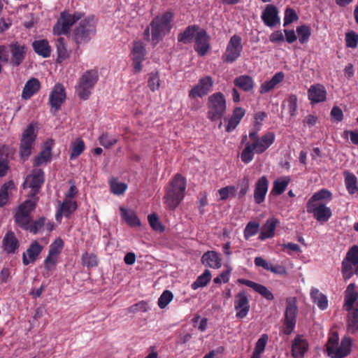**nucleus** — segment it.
<instances>
[{
  "label": "nucleus",
  "instance_id": "nucleus-16",
  "mask_svg": "<svg viewBox=\"0 0 358 358\" xmlns=\"http://www.w3.org/2000/svg\"><path fill=\"white\" fill-rule=\"evenodd\" d=\"M43 250V246L36 241H33L26 252L22 254V263L24 266L34 264Z\"/></svg>",
  "mask_w": 358,
  "mask_h": 358
},
{
  "label": "nucleus",
  "instance_id": "nucleus-3",
  "mask_svg": "<svg viewBox=\"0 0 358 358\" xmlns=\"http://www.w3.org/2000/svg\"><path fill=\"white\" fill-rule=\"evenodd\" d=\"M99 79V74L97 69L85 71L79 78L75 87L78 96L82 100L88 99Z\"/></svg>",
  "mask_w": 358,
  "mask_h": 358
},
{
  "label": "nucleus",
  "instance_id": "nucleus-50",
  "mask_svg": "<svg viewBox=\"0 0 358 358\" xmlns=\"http://www.w3.org/2000/svg\"><path fill=\"white\" fill-rule=\"evenodd\" d=\"M297 38L301 43H306L310 36V28L308 25H301L296 28Z\"/></svg>",
  "mask_w": 358,
  "mask_h": 358
},
{
  "label": "nucleus",
  "instance_id": "nucleus-53",
  "mask_svg": "<svg viewBox=\"0 0 358 358\" xmlns=\"http://www.w3.org/2000/svg\"><path fill=\"white\" fill-rule=\"evenodd\" d=\"M173 295L169 290H165L162 292L158 299V306L160 308H165L168 304L173 300Z\"/></svg>",
  "mask_w": 358,
  "mask_h": 358
},
{
  "label": "nucleus",
  "instance_id": "nucleus-64",
  "mask_svg": "<svg viewBox=\"0 0 358 358\" xmlns=\"http://www.w3.org/2000/svg\"><path fill=\"white\" fill-rule=\"evenodd\" d=\"M57 62L62 63L69 57L71 51L66 48V46H57Z\"/></svg>",
  "mask_w": 358,
  "mask_h": 358
},
{
  "label": "nucleus",
  "instance_id": "nucleus-36",
  "mask_svg": "<svg viewBox=\"0 0 358 358\" xmlns=\"http://www.w3.org/2000/svg\"><path fill=\"white\" fill-rule=\"evenodd\" d=\"M242 50V46H227L225 52L222 55L224 62L232 63L238 59Z\"/></svg>",
  "mask_w": 358,
  "mask_h": 358
},
{
  "label": "nucleus",
  "instance_id": "nucleus-40",
  "mask_svg": "<svg viewBox=\"0 0 358 358\" xmlns=\"http://www.w3.org/2000/svg\"><path fill=\"white\" fill-rule=\"evenodd\" d=\"M289 182L290 178L289 177L278 178L273 182L271 193L277 195L282 194L285 191Z\"/></svg>",
  "mask_w": 358,
  "mask_h": 358
},
{
  "label": "nucleus",
  "instance_id": "nucleus-26",
  "mask_svg": "<svg viewBox=\"0 0 358 358\" xmlns=\"http://www.w3.org/2000/svg\"><path fill=\"white\" fill-rule=\"evenodd\" d=\"M278 224L279 220L276 218L272 217L267 220L261 229L259 239L264 241L273 238L275 236V230Z\"/></svg>",
  "mask_w": 358,
  "mask_h": 358
},
{
  "label": "nucleus",
  "instance_id": "nucleus-7",
  "mask_svg": "<svg viewBox=\"0 0 358 358\" xmlns=\"http://www.w3.org/2000/svg\"><path fill=\"white\" fill-rule=\"evenodd\" d=\"M84 16L83 12H74L73 14L66 10L60 13L59 18L53 27L54 34L60 36L62 34H68L71 27Z\"/></svg>",
  "mask_w": 358,
  "mask_h": 358
},
{
  "label": "nucleus",
  "instance_id": "nucleus-34",
  "mask_svg": "<svg viewBox=\"0 0 358 358\" xmlns=\"http://www.w3.org/2000/svg\"><path fill=\"white\" fill-rule=\"evenodd\" d=\"M234 85L245 92H249L253 89L254 81L252 78L246 75L240 76L235 78Z\"/></svg>",
  "mask_w": 358,
  "mask_h": 358
},
{
  "label": "nucleus",
  "instance_id": "nucleus-10",
  "mask_svg": "<svg viewBox=\"0 0 358 358\" xmlns=\"http://www.w3.org/2000/svg\"><path fill=\"white\" fill-rule=\"evenodd\" d=\"M214 80L210 76L201 78L197 84L189 92L188 96L191 99L202 98L208 94L213 88Z\"/></svg>",
  "mask_w": 358,
  "mask_h": 358
},
{
  "label": "nucleus",
  "instance_id": "nucleus-49",
  "mask_svg": "<svg viewBox=\"0 0 358 358\" xmlns=\"http://www.w3.org/2000/svg\"><path fill=\"white\" fill-rule=\"evenodd\" d=\"M255 153V148H253L252 143H246L241 155L242 162L245 164L250 163L252 161Z\"/></svg>",
  "mask_w": 358,
  "mask_h": 358
},
{
  "label": "nucleus",
  "instance_id": "nucleus-19",
  "mask_svg": "<svg viewBox=\"0 0 358 358\" xmlns=\"http://www.w3.org/2000/svg\"><path fill=\"white\" fill-rule=\"evenodd\" d=\"M308 96L313 104L324 102L327 99V90L323 85L315 84L308 89Z\"/></svg>",
  "mask_w": 358,
  "mask_h": 358
},
{
  "label": "nucleus",
  "instance_id": "nucleus-43",
  "mask_svg": "<svg viewBox=\"0 0 358 358\" xmlns=\"http://www.w3.org/2000/svg\"><path fill=\"white\" fill-rule=\"evenodd\" d=\"M345 183L346 189L350 194H354L358 192V187L357 185V180L354 174L346 173Z\"/></svg>",
  "mask_w": 358,
  "mask_h": 358
},
{
  "label": "nucleus",
  "instance_id": "nucleus-37",
  "mask_svg": "<svg viewBox=\"0 0 358 358\" xmlns=\"http://www.w3.org/2000/svg\"><path fill=\"white\" fill-rule=\"evenodd\" d=\"M122 218L131 227H138L141 225V222L138 218L136 213L133 211H129L123 207L120 208Z\"/></svg>",
  "mask_w": 358,
  "mask_h": 358
},
{
  "label": "nucleus",
  "instance_id": "nucleus-32",
  "mask_svg": "<svg viewBox=\"0 0 358 358\" xmlns=\"http://www.w3.org/2000/svg\"><path fill=\"white\" fill-rule=\"evenodd\" d=\"M285 78V74L282 72L276 73L270 80L265 81L262 83L259 89V93L263 94L268 93L271 90L275 88V87L280 83H281Z\"/></svg>",
  "mask_w": 358,
  "mask_h": 358
},
{
  "label": "nucleus",
  "instance_id": "nucleus-52",
  "mask_svg": "<svg viewBox=\"0 0 358 358\" xmlns=\"http://www.w3.org/2000/svg\"><path fill=\"white\" fill-rule=\"evenodd\" d=\"M148 86L152 92H155L159 89L160 86V80L158 72H152L149 73Z\"/></svg>",
  "mask_w": 358,
  "mask_h": 358
},
{
  "label": "nucleus",
  "instance_id": "nucleus-45",
  "mask_svg": "<svg viewBox=\"0 0 358 358\" xmlns=\"http://www.w3.org/2000/svg\"><path fill=\"white\" fill-rule=\"evenodd\" d=\"M29 199L25 200L22 203H21L18 209L22 212H27V214L30 215L31 213L35 209L36 203L38 200V196H29Z\"/></svg>",
  "mask_w": 358,
  "mask_h": 358
},
{
  "label": "nucleus",
  "instance_id": "nucleus-15",
  "mask_svg": "<svg viewBox=\"0 0 358 358\" xmlns=\"http://www.w3.org/2000/svg\"><path fill=\"white\" fill-rule=\"evenodd\" d=\"M66 99V92L62 84H57L49 96V103L52 108L57 111Z\"/></svg>",
  "mask_w": 358,
  "mask_h": 358
},
{
  "label": "nucleus",
  "instance_id": "nucleus-18",
  "mask_svg": "<svg viewBox=\"0 0 358 358\" xmlns=\"http://www.w3.org/2000/svg\"><path fill=\"white\" fill-rule=\"evenodd\" d=\"M352 340L350 337L345 336L341 342V345L335 350L331 348L329 350V357L331 358H344L351 352Z\"/></svg>",
  "mask_w": 358,
  "mask_h": 358
},
{
  "label": "nucleus",
  "instance_id": "nucleus-11",
  "mask_svg": "<svg viewBox=\"0 0 358 358\" xmlns=\"http://www.w3.org/2000/svg\"><path fill=\"white\" fill-rule=\"evenodd\" d=\"M45 181L44 171L41 169H34L31 173L27 176L24 185L31 189L29 196H37Z\"/></svg>",
  "mask_w": 358,
  "mask_h": 358
},
{
  "label": "nucleus",
  "instance_id": "nucleus-13",
  "mask_svg": "<svg viewBox=\"0 0 358 358\" xmlns=\"http://www.w3.org/2000/svg\"><path fill=\"white\" fill-rule=\"evenodd\" d=\"M234 306L237 318L243 319L248 315L250 306L248 295L245 290L235 295Z\"/></svg>",
  "mask_w": 358,
  "mask_h": 358
},
{
  "label": "nucleus",
  "instance_id": "nucleus-27",
  "mask_svg": "<svg viewBox=\"0 0 358 358\" xmlns=\"http://www.w3.org/2000/svg\"><path fill=\"white\" fill-rule=\"evenodd\" d=\"M201 262L203 264L213 268H219L222 266L220 255L215 251L205 252L201 257Z\"/></svg>",
  "mask_w": 358,
  "mask_h": 358
},
{
  "label": "nucleus",
  "instance_id": "nucleus-21",
  "mask_svg": "<svg viewBox=\"0 0 358 358\" xmlns=\"http://www.w3.org/2000/svg\"><path fill=\"white\" fill-rule=\"evenodd\" d=\"M53 146V141H47L43 147L41 152L35 157L33 162L34 167H38L43 164H46L51 161L52 149Z\"/></svg>",
  "mask_w": 358,
  "mask_h": 358
},
{
  "label": "nucleus",
  "instance_id": "nucleus-61",
  "mask_svg": "<svg viewBox=\"0 0 358 358\" xmlns=\"http://www.w3.org/2000/svg\"><path fill=\"white\" fill-rule=\"evenodd\" d=\"M99 143L106 148H109L117 142V139L110 137L108 134H103L99 138Z\"/></svg>",
  "mask_w": 358,
  "mask_h": 358
},
{
  "label": "nucleus",
  "instance_id": "nucleus-38",
  "mask_svg": "<svg viewBox=\"0 0 358 358\" xmlns=\"http://www.w3.org/2000/svg\"><path fill=\"white\" fill-rule=\"evenodd\" d=\"M314 303L321 310H325L328 306V300L325 295L320 292L317 289H313L310 293Z\"/></svg>",
  "mask_w": 358,
  "mask_h": 358
},
{
  "label": "nucleus",
  "instance_id": "nucleus-24",
  "mask_svg": "<svg viewBox=\"0 0 358 358\" xmlns=\"http://www.w3.org/2000/svg\"><path fill=\"white\" fill-rule=\"evenodd\" d=\"M238 282L252 288L267 300L272 301L274 299L273 293L264 285L243 278H239Z\"/></svg>",
  "mask_w": 358,
  "mask_h": 358
},
{
  "label": "nucleus",
  "instance_id": "nucleus-39",
  "mask_svg": "<svg viewBox=\"0 0 358 358\" xmlns=\"http://www.w3.org/2000/svg\"><path fill=\"white\" fill-rule=\"evenodd\" d=\"M70 148L71 149L70 159L74 160L83 152L85 149V144L83 139L78 138L71 142Z\"/></svg>",
  "mask_w": 358,
  "mask_h": 358
},
{
  "label": "nucleus",
  "instance_id": "nucleus-59",
  "mask_svg": "<svg viewBox=\"0 0 358 358\" xmlns=\"http://www.w3.org/2000/svg\"><path fill=\"white\" fill-rule=\"evenodd\" d=\"M298 20V15L296 11L292 8H287L285 11L284 26H287L295 20Z\"/></svg>",
  "mask_w": 358,
  "mask_h": 358
},
{
  "label": "nucleus",
  "instance_id": "nucleus-35",
  "mask_svg": "<svg viewBox=\"0 0 358 358\" xmlns=\"http://www.w3.org/2000/svg\"><path fill=\"white\" fill-rule=\"evenodd\" d=\"M332 199L331 192L327 189H322L315 192L308 199L307 203H324L323 201H330Z\"/></svg>",
  "mask_w": 358,
  "mask_h": 358
},
{
  "label": "nucleus",
  "instance_id": "nucleus-14",
  "mask_svg": "<svg viewBox=\"0 0 358 358\" xmlns=\"http://www.w3.org/2000/svg\"><path fill=\"white\" fill-rule=\"evenodd\" d=\"M278 14L279 11L275 5L267 4L262 13L261 18L266 26L274 27L280 22Z\"/></svg>",
  "mask_w": 358,
  "mask_h": 358
},
{
  "label": "nucleus",
  "instance_id": "nucleus-23",
  "mask_svg": "<svg viewBox=\"0 0 358 358\" xmlns=\"http://www.w3.org/2000/svg\"><path fill=\"white\" fill-rule=\"evenodd\" d=\"M268 188V181L266 176L259 178L255 183L254 199L256 203L260 204L264 201Z\"/></svg>",
  "mask_w": 358,
  "mask_h": 358
},
{
  "label": "nucleus",
  "instance_id": "nucleus-62",
  "mask_svg": "<svg viewBox=\"0 0 358 358\" xmlns=\"http://www.w3.org/2000/svg\"><path fill=\"white\" fill-rule=\"evenodd\" d=\"M297 96L295 94H291L287 99L288 110L290 116L294 117L297 113Z\"/></svg>",
  "mask_w": 358,
  "mask_h": 358
},
{
  "label": "nucleus",
  "instance_id": "nucleus-6",
  "mask_svg": "<svg viewBox=\"0 0 358 358\" xmlns=\"http://www.w3.org/2000/svg\"><path fill=\"white\" fill-rule=\"evenodd\" d=\"M96 22L93 15L82 20L72 34V38L77 45L87 43L96 34Z\"/></svg>",
  "mask_w": 358,
  "mask_h": 358
},
{
  "label": "nucleus",
  "instance_id": "nucleus-20",
  "mask_svg": "<svg viewBox=\"0 0 358 358\" xmlns=\"http://www.w3.org/2000/svg\"><path fill=\"white\" fill-rule=\"evenodd\" d=\"M275 134L273 132H267L261 138L257 139L256 142H252V145L257 154L264 152L275 141Z\"/></svg>",
  "mask_w": 358,
  "mask_h": 358
},
{
  "label": "nucleus",
  "instance_id": "nucleus-47",
  "mask_svg": "<svg viewBox=\"0 0 358 358\" xmlns=\"http://www.w3.org/2000/svg\"><path fill=\"white\" fill-rule=\"evenodd\" d=\"M82 264L87 268H93L98 266L99 259L94 253L85 252L81 257Z\"/></svg>",
  "mask_w": 358,
  "mask_h": 358
},
{
  "label": "nucleus",
  "instance_id": "nucleus-29",
  "mask_svg": "<svg viewBox=\"0 0 358 358\" xmlns=\"http://www.w3.org/2000/svg\"><path fill=\"white\" fill-rule=\"evenodd\" d=\"M41 88V83L37 78H32L25 83L22 92V99L27 100L33 96Z\"/></svg>",
  "mask_w": 358,
  "mask_h": 358
},
{
  "label": "nucleus",
  "instance_id": "nucleus-22",
  "mask_svg": "<svg viewBox=\"0 0 358 358\" xmlns=\"http://www.w3.org/2000/svg\"><path fill=\"white\" fill-rule=\"evenodd\" d=\"M358 304V291L356 289V285L350 283L345 291L344 295V310H350Z\"/></svg>",
  "mask_w": 358,
  "mask_h": 358
},
{
  "label": "nucleus",
  "instance_id": "nucleus-57",
  "mask_svg": "<svg viewBox=\"0 0 358 358\" xmlns=\"http://www.w3.org/2000/svg\"><path fill=\"white\" fill-rule=\"evenodd\" d=\"M46 219L44 217H40L38 220L34 221V222L29 224V227H27V230H29L30 232L36 234L39 231H41L45 224Z\"/></svg>",
  "mask_w": 358,
  "mask_h": 358
},
{
  "label": "nucleus",
  "instance_id": "nucleus-48",
  "mask_svg": "<svg viewBox=\"0 0 358 358\" xmlns=\"http://www.w3.org/2000/svg\"><path fill=\"white\" fill-rule=\"evenodd\" d=\"M14 187V182L10 180L4 183L0 189V207L5 206L8 200V190Z\"/></svg>",
  "mask_w": 358,
  "mask_h": 358
},
{
  "label": "nucleus",
  "instance_id": "nucleus-44",
  "mask_svg": "<svg viewBox=\"0 0 358 358\" xmlns=\"http://www.w3.org/2000/svg\"><path fill=\"white\" fill-rule=\"evenodd\" d=\"M12 62L16 66H19L24 58V46H12Z\"/></svg>",
  "mask_w": 358,
  "mask_h": 358
},
{
  "label": "nucleus",
  "instance_id": "nucleus-17",
  "mask_svg": "<svg viewBox=\"0 0 358 358\" xmlns=\"http://www.w3.org/2000/svg\"><path fill=\"white\" fill-rule=\"evenodd\" d=\"M147 52L145 46H133L131 61L133 71L135 74L139 73L143 69L142 62L145 61Z\"/></svg>",
  "mask_w": 358,
  "mask_h": 358
},
{
  "label": "nucleus",
  "instance_id": "nucleus-60",
  "mask_svg": "<svg viewBox=\"0 0 358 358\" xmlns=\"http://www.w3.org/2000/svg\"><path fill=\"white\" fill-rule=\"evenodd\" d=\"M343 260L358 264V245L351 247L346 253Z\"/></svg>",
  "mask_w": 358,
  "mask_h": 358
},
{
  "label": "nucleus",
  "instance_id": "nucleus-51",
  "mask_svg": "<svg viewBox=\"0 0 358 358\" xmlns=\"http://www.w3.org/2000/svg\"><path fill=\"white\" fill-rule=\"evenodd\" d=\"M57 259L58 257H55L53 255H50V254L48 255L43 262L44 268L47 271L46 273H43L44 276H49V272H51L55 269L57 264Z\"/></svg>",
  "mask_w": 358,
  "mask_h": 358
},
{
  "label": "nucleus",
  "instance_id": "nucleus-8",
  "mask_svg": "<svg viewBox=\"0 0 358 358\" xmlns=\"http://www.w3.org/2000/svg\"><path fill=\"white\" fill-rule=\"evenodd\" d=\"M37 134L35 131L34 126L30 124L23 131L20 145V155L23 161L28 159L31 154L33 145L35 143Z\"/></svg>",
  "mask_w": 358,
  "mask_h": 358
},
{
  "label": "nucleus",
  "instance_id": "nucleus-31",
  "mask_svg": "<svg viewBox=\"0 0 358 358\" xmlns=\"http://www.w3.org/2000/svg\"><path fill=\"white\" fill-rule=\"evenodd\" d=\"M3 250L7 253H15L19 248V241L12 231L6 234L3 239Z\"/></svg>",
  "mask_w": 358,
  "mask_h": 358
},
{
  "label": "nucleus",
  "instance_id": "nucleus-63",
  "mask_svg": "<svg viewBox=\"0 0 358 358\" xmlns=\"http://www.w3.org/2000/svg\"><path fill=\"white\" fill-rule=\"evenodd\" d=\"M148 310V303L144 301H141L131 306L128 308V313L134 314L139 311L147 312Z\"/></svg>",
  "mask_w": 358,
  "mask_h": 358
},
{
  "label": "nucleus",
  "instance_id": "nucleus-46",
  "mask_svg": "<svg viewBox=\"0 0 358 358\" xmlns=\"http://www.w3.org/2000/svg\"><path fill=\"white\" fill-rule=\"evenodd\" d=\"M259 228L260 224L259 222L255 221L249 222L244 229V238L248 240L250 237L256 235L259 232Z\"/></svg>",
  "mask_w": 358,
  "mask_h": 358
},
{
  "label": "nucleus",
  "instance_id": "nucleus-54",
  "mask_svg": "<svg viewBox=\"0 0 358 358\" xmlns=\"http://www.w3.org/2000/svg\"><path fill=\"white\" fill-rule=\"evenodd\" d=\"M148 220L152 229L155 231L162 232L164 231V227L162 224L157 214L152 213L148 215Z\"/></svg>",
  "mask_w": 358,
  "mask_h": 358
},
{
  "label": "nucleus",
  "instance_id": "nucleus-4",
  "mask_svg": "<svg viewBox=\"0 0 358 358\" xmlns=\"http://www.w3.org/2000/svg\"><path fill=\"white\" fill-rule=\"evenodd\" d=\"M178 41L184 44L210 45V36L206 30L198 24L187 26L182 32L178 34Z\"/></svg>",
  "mask_w": 358,
  "mask_h": 358
},
{
  "label": "nucleus",
  "instance_id": "nucleus-25",
  "mask_svg": "<svg viewBox=\"0 0 358 358\" xmlns=\"http://www.w3.org/2000/svg\"><path fill=\"white\" fill-rule=\"evenodd\" d=\"M78 208L77 203L71 199H64L56 213L55 218L59 221L62 216L69 217Z\"/></svg>",
  "mask_w": 358,
  "mask_h": 358
},
{
  "label": "nucleus",
  "instance_id": "nucleus-2",
  "mask_svg": "<svg viewBox=\"0 0 358 358\" xmlns=\"http://www.w3.org/2000/svg\"><path fill=\"white\" fill-rule=\"evenodd\" d=\"M186 179L180 173H176L165 187L164 202L166 208L174 210L185 197Z\"/></svg>",
  "mask_w": 358,
  "mask_h": 358
},
{
  "label": "nucleus",
  "instance_id": "nucleus-1",
  "mask_svg": "<svg viewBox=\"0 0 358 358\" xmlns=\"http://www.w3.org/2000/svg\"><path fill=\"white\" fill-rule=\"evenodd\" d=\"M173 18L174 13L171 10L155 16L150 22V26L144 30V40L155 44L159 43L171 32Z\"/></svg>",
  "mask_w": 358,
  "mask_h": 358
},
{
  "label": "nucleus",
  "instance_id": "nucleus-55",
  "mask_svg": "<svg viewBox=\"0 0 358 358\" xmlns=\"http://www.w3.org/2000/svg\"><path fill=\"white\" fill-rule=\"evenodd\" d=\"M64 247V243L61 238L56 239L49 247L48 254L58 257Z\"/></svg>",
  "mask_w": 358,
  "mask_h": 358
},
{
  "label": "nucleus",
  "instance_id": "nucleus-5",
  "mask_svg": "<svg viewBox=\"0 0 358 358\" xmlns=\"http://www.w3.org/2000/svg\"><path fill=\"white\" fill-rule=\"evenodd\" d=\"M207 117L213 122L220 120L227 110L225 96L220 92L212 94L208 97Z\"/></svg>",
  "mask_w": 358,
  "mask_h": 358
},
{
  "label": "nucleus",
  "instance_id": "nucleus-56",
  "mask_svg": "<svg viewBox=\"0 0 358 358\" xmlns=\"http://www.w3.org/2000/svg\"><path fill=\"white\" fill-rule=\"evenodd\" d=\"M111 192L116 195H121L124 193L127 189V185L124 182H120L115 180L110 181Z\"/></svg>",
  "mask_w": 358,
  "mask_h": 358
},
{
  "label": "nucleus",
  "instance_id": "nucleus-12",
  "mask_svg": "<svg viewBox=\"0 0 358 358\" xmlns=\"http://www.w3.org/2000/svg\"><path fill=\"white\" fill-rule=\"evenodd\" d=\"M306 210L321 224L327 222L332 215L331 210L325 203H307Z\"/></svg>",
  "mask_w": 358,
  "mask_h": 358
},
{
  "label": "nucleus",
  "instance_id": "nucleus-30",
  "mask_svg": "<svg viewBox=\"0 0 358 358\" xmlns=\"http://www.w3.org/2000/svg\"><path fill=\"white\" fill-rule=\"evenodd\" d=\"M245 114V110L241 107L234 109L231 117L229 119L226 131L231 132L236 129Z\"/></svg>",
  "mask_w": 358,
  "mask_h": 358
},
{
  "label": "nucleus",
  "instance_id": "nucleus-33",
  "mask_svg": "<svg viewBox=\"0 0 358 358\" xmlns=\"http://www.w3.org/2000/svg\"><path fill=\"white\" fill-rule=\"evenodd\" d=\"M341 273L345 281L350 279L354 275L358 276V264L343 260L341 263Z\"/></svg>",
  "mask_w": 358,
  "mask_h": 358
},
{
  "label": "nucleus",
  "instance_id": "nucleus-9",
  "mask_svg": "<svg viewBox=\"0 0 358 358\" xmlns=\"http://www.w3.org/2000/svg\"><path fill=\"white\" fill-rule=\"evenodd\" d=\"M297 313L298 307L296 299H287L283 329V332L286 335H289L294 331L296 323Z\"/></svg>",
  "mask_w": 358,
  "mask_h": 358
},
{
  "label": "nucleus",
  "instance_id": "nucleus-28",
  "mask_svg": "<svg viewBox=\"0 0 358 358\" xmlns=\"http://www.w3.org/2000/svg\"><path fill=\"white\" fill-rule=\"evenodd\" d=\"M308 344L305 339L296 336L292 341V355L294 358H302L306 352Z\"/></svg>",
  "mask_w": 358,
  "mask_h": 358
},
{
  "label": "nucleus",
  "instance_id": "nucleus-58",
  "mask_svg": "<svg viewBox=\"0 0 358 358\" xmlns=\"http://www.w3.org/2000/svg\"><path fill=\"white\" fill-rule=\"evenodd\" d=\"M238 188L240 189L238 192V198L241 199L247 194L249 187H250V180L248 176H244L237 185Z\"/></svg>",
  "mask_w": 358,
  "mask_h": 358
},
{
  "label": "nucleus",
  "instance_id": "nucleus-41",
  "mask_svg": "<svg viewBox=\"0 0 358 358\" xmlns=\"http://www.w3.org/2000/svg\"><path fill=\"white\" fill-rule=\"evenodd\" d=\"M31 220V215L27 212H22L19 210L15 215V221L16 224L23 229L27 230L29 224Z\"/></svg>",
  "mask_w": 358,
  "mask_h": 358
},
{
  "label": "nucleus",
  "instance_id": "nucleus-42",
  "mask_svg": "<svg viewBox=\"0 0 358 358\" xmlns=\"http://www.w3.org/2000/svg\"><path fill=\"white\" fill-rule=\"evenodd\" d=\"M211 273L209 270L206 269L204 272L199 275L196 280L192 284L191 287L196 290L199 287H203L210 281Z\"/></svg>",
  "mask_w": 358,
  "mask_h": 358
}]
</instances>
